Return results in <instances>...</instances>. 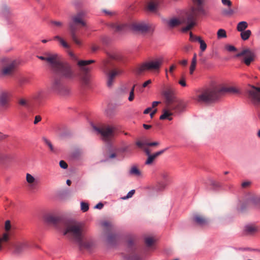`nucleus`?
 <instances>
[{"mask_svg": "<svg viewBox=\"0 0 260 260\" xmlns=\"http://www.w3.org/2000/svg\"><path fill=\"white\" fill-rule=\"evenodd\" d=\"M238 93V90L234 87H225L221 84L211 86L198 94L194 100L201 103L211 104L216 103L226 93Z\"/></svg>", "mask_w": 260, "mask_h": 260, "instance_id": "1", "label": "nucleus"}, {"mask_svg": "<svg viewBox=\"0 0 260 260\" xmlns=\"http://www.w3.org/2000/svg\"><path fill=\"white\" fill-rule=\"evenodd\" d=\"M87 231L85 225L80 222L75 221H66L64 223L63 234L76 243L83 240Z\"/></svg>", "mask_w": 260, "mask_h": 260, "instance_id": "2", "label": "nucleus"}, {"mask_svg": "<svg viewBox=\"0 0 260 260\" xmlns=\"http://www.w3.org/2000/svg\"><path fill=\"white\" fill-rule=\"evenodd\" d=\"M166 101V106L176 112H181L185 107L184 103L178 99L175 95L174 89L171 87H167L162 92Z\"/></svg>", "mask_w": 260, "mask_h": 260, "instance_id": "3", "label": "nucleus"}, {"mask_svg": "<svg viewBox=\"0 0 260 260\" xmlns=\"http://www.w3.org/2000/svg\"><path fill=\"white\" fill-rule=\"evenodd\" d=\"M85 16V13L83 11L79 12L75 15L72 16V22L69 24V31L72 41L77 45H82V41L78 37L77 28L75 24H80L82 26L86 27V23L83 20Z\"/></svg>", "mask_w": 260, "mask_h": 260, "instance_id": "4", "label": "nucleus"}, {"mask_svg": "<svg viewBox=\"0 0 260 260\" xmlns=\"http://www.w3.org/2000/svg\"><path fill=\"white\" fill-rule=\"evenodd\" d=\"M206 11L202 6L196 5L192 7L185 19L184 22L186 26L182 28V30L187 31L191 29L196 25L197 19L201 16L206 15Z\"/></svg>", "mask_w": 260, "mask_h": 260, "instance_id": "5", "label": "nucleus"}, {"mask_svg": "<svg viewBox=\"0 0 260 260\" xmlns=\"http://www.w3.org/2000/svg\"><path fill=\"white\" fill-rule=\"evenodd\" d=\"M54 73L60 78L68 80H73L77 76L71 64L65 61L61 62Z\"/></svg>", "mask_w": 260, "mask_h": 260, "instance_id": "6", "label": "nucleus"}, {"mask_svg": "<svg viewBox=\"0 0 260 260\" xmlns=\"http://www.w3.org/2000/svg\"><path fill=\"white\" fill-rule=\"evenodd\" d=\"M162 62L163 59L161 57L146 62L137 68L136 73L138 75H141L146 71H158L159 70Z\"/></svg>", "mask_w": 260, "mask_h": 260, "instance_id": "7", "label": "nucleus"}, {"mask_svg": "<svg viewBox=\"0 0 260 260\" xmlns=\"http://www.w3.org/2000/svg\"><path fill=\"white\" fill-rule=\"evenodd\" d=\"M50 88L53 92L60 96H67L70 93V89L63 84L61 79L57 77L53 80Z\"/></svg>", "mask_w": 260, "mask_h": 260, "instance_id": "8", "label": "nucleus"}, {"mask_svg": "<svg viewBox=\"0 0 260 260\" xmlns=\"http://www.w3.org/2000/svg\"><path fill=\"white\" fill-rule=\"evenodd\" d=\"M93 129L100 134L102 139L105 142H109L114 137V128L110 125H102L100 127L93 126Z\"/></svg>", "mask_w": 260, "mask_h": 260, "instance_id": "9", "label": "nucleus"}, {"mask_svg": "<svg viewBox=\"0 0 260 260\" xmlns=\"http://www.w3.org/2000/svg\"><path fill=\"white\" fill-rule=\"evenodd\" d=\"M109 61L108 60L104 61V72L107 76V85L108 87H111L114 83V80L116 76L122 73V71L120 69H116L109 71L108 64Z\"/></svg>", "mask_w": 260, "mask_h": 260, "instance_id": "10", "label": "nucleus"}, {"mask_svg": "<svg viewBox=\"0 0 260 260\" xmlns=\"http://www.w3.org/2000/svg\"><path fill=\"white\" fill-rule=\"evenodd\" d=\"M248 98L255 106L260 105V87L249 85L247 89Z\"/></svg>", "mask_w": 260, "mask_h": 260, "instance_id": "11", "label": "nucleus"}, {"mask_svg": "<svg viewBox=\"0 0 260 260\" xmlns=\"http://www.w3.org/2000/svg\"><path fill=\"white\" fill-rule=\"evenodd\" d=\"M236 57L244 56L243 62L247 66H249L253 61L256 57L255 52L249 48L244 49L242 51L236 55Z\"/></svg>", "mask_w": 260, "mask_h": 260, "instance_id": "12", "label": "nucleus"}, {"mask_svg": "<svg viewBox=\"0 0 260 260\" xmlns=\"http://www.w3.org/2000/svg\"><path fill=\"white\" fill-rule=\"evenodd\" d=\"M159 176L161 181L158 182L155 187L154 189L157 191L163 190L171 181V177L169 173L167 171H163L160 172L159 174Z\"/></svg>", "mask_w": 260, "mask_h": 260, "instance_id": "13", "label": "nucleus"}, {"mask_svg": "<svg viewBox=\"0 0 260 260\" xmlns=\"http://www.w3.org/2000/svg\"><path fill=\"white\" fill-rule=\"evenodd\" d=\"M46 61L50 64L51 68L54 72L62 60L58 54L47 52Z\"/></svg>", "mask_w": 260, "mask_h": 260, "instance_id": "14", "label": "nucleus"}, {"mask_svg": "<svg viewBox=\"0 0 260 260\" xmlns=\"http://www.w3.org/2000/svg\"><path fill=\"white\" fill-rule=\"evenodd\" d=\"M17 66V62L15 60H9L8 63L4 66L2 70V74L3 76H10L15 71Z\"/></svg>", "mask_w": 260, "mask_h": 260, "instance_id": "15", "label": "nucleus"}, {"mask_svg": "<svg viewBox=\"0 0 260 260\" xmlns=\"http://www.w3.org/2000/svg\"><path fill=\"white\" fill-rule=\"evenodd\" d=\"M131 28L134 31L143 33L148 31L150 28V26L144 22H135L132 23Z\"/></svg>", "mask_w": 260, "mask_h": 260, "instance_id": "16", "label": "nucleus"}, {"mask_svg": "<svg viewBox=\"0 0 260 260\" xmlns=\"http://www.w3.org/2000/svg\"><path fill=\"white\" fill-rule=\"evenodd\" d=\"M10 93L7 90H2L0 91V106L7 108L9 106V99Z\"/></svg>", "mask_w": 260, "mask_h": 260, "instance_id": "17", "label": "nucleus"}, {"mask_svg": "<svg viewBox=\"0 0 260 260\" xmlns=\"http://www.w3.org/2000/svg\"><path fill=\"white\" fill-rule=\"evenodd\" d=\"M32 98L38 103L41 104L47 98L46 92L43 89H39L32 95Z\"/></svg>", "mask_w": 260, "mask_h": 260, "instance_id": "18", "label": "nucleus"}, {"mask_svg": "<svg viewBox=\"0 0 260 260\" xmlns=\"http://www.w3.org/2000/svg\"><path fill=\"white\" fill-rule=\"evenodd\" d=\"M94 62L95 61L94 60H79L77 64L80 67V71L83 73V75L88 74L91 69L87 67V66Z\"/></svg>", "mask_w": 260, "mask_h": 260, "instance_id": "19", "label": "nucleus"}, {"mask_svg": "<svg viewBox=\"0 0 260 260\" xmlns=\"http://www.w3.org/2000/svg\"><path fill=\"white\" fill-rule=\"evenodd\" d=\"M45 220L48 223L53 224L55 226H57L58 224H62L64 226V223L66 221L61 220L57 216L51 214L46 215Z\"/></svg>", "mask_w": 260, "mask_h": 260, "instance_id": "20", "label": "nucleus"}, {"mask_svg": "<svg viewBox=\"0 0 260 260\" xmlns=\"http://www.w3.org/2000/svg\"><path fill=\"white\" fill-rule=\"evenodd\" d=\"M80 248L86 249L88 250H90L96 246L95 242L93 240H87L83 241V240H81L80 242L77 243Z\"/></svg>", "mask_w": 260, "mask_h": 260, "instance_id": "21", "label": "nucleus"}, {"mask_svg": "<svg viewBox=\"0 0 260 260\" xmlns=\"http://www.w3.org/2000/svg\"><path fill=\"white\" fill-rule=\"evenodd\" d=\"M180 112H176L175 110L170 109L168 106L166 108L162 110V114L160 116V120L168 119L171 120L172 119V116L175 113H180Z\"/></svg>", "mask_w": 260, "mask_h": 260, "instance_id": "22", "label": "nucleus"}, {"mask_svg": "<svg viewBox=\"0 0 260 260\" xmlns=\"http://www.w3.org/2000/svg\"><path fill=\"white\" fill-rule=\"evenodd\" d=\"M28 247V242L26 241L17 242L14 245V252L17 254L21 253L26 250Z\"/></svg>", "mask_w": 260, "mask_h": 260, "instance_id": "23", "label": "nucleus"}, {"mask_svg": "<svg viewBox=\"0 0 260 260\" xmlns=\"http://www.w3.org/2000/svg\"><path fill=\"white\" fill-rule=\"evenodd\" d=\"M168 149V148H166L148 156V158L145 161V164L147 165H151L158 156L164 153Z\"/></svg>", "mask_w": 260, "mask_h": 260, "instance_id": "24", "label": "nucleus"}, {"mask_svg": "<svg viewBox=\"0 0 260 260\" xmlns=\"http://www.w3.org/2000/svg\"><path fill=\"white\" fill-rule=\"evenodd\" d=\"M193 221L200 226H204L208 223V220L205 216L196 214L194 215L193 217Z\"/></svg>", "mask_w": 260, "mask_h": 260, "instance_id": "25", "label": "nucleus"}, {"mask_svg": "<svg viewBox=\"0 0 260 260\" xmlns=\"http://www.w3.org/2000/svg\"><path fill=\"white\" fill-rule=\"evenodd\" d=\"M126 260H140V257L138 255L136 248L130 249L125 255Z\"/></svg>", "mask_w": 260, "mask_h": 260, "instance_id": "26", "label": "nucleus"}, {"mask_svg": "<svg viewBox=\"0 0 260 260\" xmlns=\"http://www.w3.org/2000/svg\"><path fill=\"white\" fill-rule=\"evenodd\" d=\"M110 27L116 32H121L125 30L128 28V25L126 24L121 23L119 22L112 23Z\"/></svg>", "mask_w": 260, "mask_h": 260, "instance_id": "27", "label": "nucleus"}, {"mask_svg": "<svg viewBox=\"0 0 260 260\" xmlns=\"http://www.w3.org/2000/svg\"><path fill=\"white\" fill-rule=\"evenodd\" d=\"M1 10L3 15L7 19H9L10 17L13 16L14 15L10 7L6 4H4L2 6Z\"/></svg>", "mask_w": 260, "mask_h": 260, "instance_id": "28", "label": "nucleus"}, {"mask_svg": "<svg viewBox=\"0 0 260 260\" xmlns=\"http://www.w3.org/2000/svg\"><path fill=\"white\" fill-rule=\"evenodd\" d=\"M159 3V0H151L149 2L147 5V10L152 12L156 11L158 5Z\"/></svg>", "mask_w": 260, "mask_h": 260, "instance_id": "29", "label": "nucleus"}, {"mask_svg": "<svg viewBox=\"0 0 260 260\" xmlns=\"http://www.w3.org/2000/svg\"><path fill=\"white\" fill-rule=\"evenodd\" d=\"M184 21L185 19L183 21H181V20L177 18H172L168 21V23L171 28H174L180 25L182 23H185Z\"/></svg>", "mask_w": 260, "mask_h": 260, "instance_id": "30", "label": "nucleus"}, {"mask_svg": "<svg viewBox=\"0 0 260 260\" xmlns=\"http://www.w3.org/2000/svg\"><path fill=\"white\" fill-rule=\"evenodd\" d=\"M129 173L131 175H133L136 177H141L142 176V172L136 166H133L129 171Z\"/></svg>", "mask_w": 260, "mask_h": 260, "instance_id": "31", "label": "nucleus"}, {"mask_svg": "<svg viewBox=\"0 0 260 260\" xmlns=\"http://www.w3.org/2000/svg\"><path fill=\"white\" fill-rule=\"evenodd\" d=\"M90 75L89 74L83 75L81 77V82L83 86H87L89 85Z\"/></svg>", "mask_w": 260, "mask_h": 260, "instance_id": "32", "label": "nucleus"}, {"mask_svg": "<svg viewBox=\"0 0 260 260\" xmlns=\"http://www.w3.org/2000/svg\"><path fill=\"white\" fill-rule=\"evenodd\" d=\"M54 40L58 41L59 43L64 48H69L70 45L60 36H55L53 38Z\"/></svg>", "mask_w": 260, "mask_h": 260, "instance_id": "33", "label": "nucleus"}, {"mask_svg": "<svg viewBox=\"0 0 260 260\" xmlns=\"http://www.w3.org/2000/svg\"><path fill=\"white\" fill-rule=\"evenodd\" d=\"M248 27V23L246 21H241L238 23L237 29L238 31H244Z\"/></svg>", "mask_w": 260, "mask_h": 260, "instance_id": "34", "label": "nucleus"}, {"mask_svg": "<svg viewBox=\"0 0 260 260\" xmlns=\"http://www.w3.org/2000/svg\"><path fill=\"white\" fill-rule=\"evenodd\" d=\"M251 35V31L250 30H244L241 32V37L244 41H246L249 39Z\"/></svg>", "mask_w": 260, "mask_h": 260, "instance_id": "35", "label": "nucleus"}, {"mask_svg": "<svg viewBox=\"0 0 260 260\" xmlns=\"http://www.w3.org/2000/svg\"><path fill=\"white\" fill-rule=\"evenodd\" d=\"M9 240V235L8 233L3 234L2 237L0 238V251L2 249V243L7 242Z\"/></svg>", "mask_w": 260, "mask_h": 260, "instance_id": "36", "label": "nucleus"}, {"mask_svg": "<svg viewBox=\"0 0 260 260\" xmlns=\"http://www.w3.org/2000/svg\"><path fill=\"white\" fill-rule=\"evenodd\" d=\"M234 13V11L231 8V7H228V8L223 9L221 11V14L224 16H231Z\"/></svg>", "mask_w": 260, "mask_h": 260, "instance_id": "37", "label": "nucleus"}, {"mask_svg": "<svg viewBox=\"0 0 260 260\" xmlns=\"http://www.w3.org/2000/svg\"><path fill=\"white\" fill-rule=\"evenodd\" d=\"M217 36L218 39L225 38L227 37L226 31L223 29H219L217 31Z\"/></svg>", "mask_w": 260, "mask_h": 260, "instance_id": "38", "label": "nucleus"}, {"mask_svg": "<svg viewBox=\"0 0 260 260\" xmlns=\"http://www.w3.org/2000/svg\"><path fill=\"white\" fill-rule=\"evenodd\" d=\"M26 180L28 184H35L37 182L36 179L29 173L26 174Z\"/></svg>", "mask_w": 260, "mask_h": 260, "instance_id": "39", "label": "nucleus"}, {"mask_svg": "<svg viewBox=\"0 0 260 260\" xmlns=\"http://www.w3.org/2000/svg\"><path fill=\"white\" fill-rule=\"evenodd\" d=\"M51 24L53 26L57 28H61L63 26V23L60 21L52 20L51 21Z\"/></svg>", "mask_w": 260, "mask_h": 260, "instance_id": "40", "label": "nucleus"}, {"mask_svg": "<svg viewBox=\"0 0 260 260\" xmlns=\"http://www.w3.org/2000/svg\"><path fill=\"white\" fill-rule=\"evenodd\" d=\"M154 242V239L151 237H146L145 239V243L147 247L151 246Z\"/></svg>", "mask_w": 260, "mask_h": 260, "instance_id": "41", "label": "nucleus"}, {"mask_svg": "<svg viewBox=\"0 0 260 260\" xmlns=\"http://www.w3.org/2000/svg\"><path fill=\"white\" fill-rule=\"evenodd\" d=\"M196 40H198V41L200 44V49L202 51H204L207 48V45L205 42L202 40L201 38H196Z\"/></svg>", "mask_w": 260, "mask_h": 260, "instance_id": "42", "label": "nucleus"}, {"mask_svg": "<svg viewBox=\"0 0 260 260\" xmlns=\"http://www.w3.org/2000/svg\"><path fill=\"white\" fill-rule=\"evenodd\" d=\"M245 230L248 233L252 234L256 231V228L253 225H248L246 226Z\"/></svg>", "mask_w": 260, "mask_h": 260, "instance_id": "43", "label": "nucleus"}, {"mask_svg": "<svg viewBox=\"0 0 260 260\" xmlns=\"http://www.w3.org/2000/svg\"><path fill=\"white\" fill-rule=\"evenodd\" d=\"M251 202L252 204L257 207L260 206V198L258 197H254L251 199Z\"/></svg>", "mask_w": 260, "mask_h": 260, "instance_id": "44", "label": "nucleus"}, {"mask_svg": "<svg viewBox=\"0 0 260 260\" xmlns=\"http://www.w3.org/2000/svg\"><path fill=\"white\" fill-rule=\"evenodd\" d=\"M102 225L107 230H111L113 228V224L111 222L104 221L102 223Z\"/></svg>", "mask_w": 260, "mask_h": 260, "instance_id": "45", "label": "nucleus"}, {"mask_svg": "<svg viewBox=\"0 0 260 260\" xmlns=\"http://www.w3.org/2000/svg\"><path fill=\"white\" fill-rule=\"evenodd\" d=\"M81 209L84 212L87 211L89 209L88 204L85 202H81Z\"/></svg>", "mask_w": 260, "mask_h": 260, "instance_id": "46", "label": "nucleus"}, {"mask_svg": "<svg viewBox=\"0 0 260 260\" xmlns=\"http://www.w3.org/2000/svg\"><path fill=\"white\" fill-rule=\"evenodd\" d=\"M102 11L106 16L109 17H111L115 14V12L114 11H112L109 10L103 9Z\"/></svg>", "mask_w": 260, "mask_h": 260, "instance_id": "47", "label": "nucleus"}, {"mask_svg": "<svg viewBox=\"0 0 260 260\" xmlns=\"http://www.w3.org/2000/svg\"><path fill=\"white\" fill-rule=\"evenodd\" d=\"M115 239V236L113 234H109L107 239V242L110 244H112Z\"/></svg>", "mask_w": 260, "mask_h": 260, "instance_id": "48", "label": "nucleus"}, {"mask_svg": "<svg viewBox=\"0 0 260 260\" xmlns=\"http://www.w3.org/2000/svg\"><path fill=\"white\" fill-rule=\"evenodd\" d=\"M135 192V190L134 189L131 190L130 191L128 192L126 196L122 197L121 199L122 200H126L130 198H132Z\"/></svg>", "mask_w": 260, "mask_h": 260, "instance_id": "49", "label": "nucleus"}, {"mask_svg": "<svg viewBox=\"0 0 260 260\" xmlns=\"http://www.w3.org/2000/svg\"><path fill=\"white\" fill-rule=\"evenodd\" d=\"M18 104L21 106L25 107H27L28 106L27 101L24 99H20L18 100Z\"/></svg>", "mask_w": 260, "mask_h": 260, "instance_id": "50", "label": "nucleus"}, {"mask_svg": "<svg viewBox=\"0 0 260 260\" xmlns=\"http://www.w3.org/2000/svg\"><path fill=\"white\" fill-rule=\"evenodd\" d=\"M44 140L46 144H47L49 148H50V150L52 152H54V148L51 142L46 139H44Z\"/></svg>", "mask_w": 260, "mask_h": 260, "instance_id": "51", "label": "nucleus"}, {"mask_svg": "<svg viewBox=\"0 0 260 260\" xmlns=\"http://www.w3.org/2000/svg\"><path fill=\"white\" fill-rule=\"evenodd\" d=\"M221 2L224 6L228 7H231L232 3L230 0H221Z\"/></svg>", "mask_w": 260, "mask_h": 260, "instance_id": "52", "label": "nucleus"}, {"mask_svg": "<svg viewBox=\"0 0 260 260\" xmlns=\"http://www.w3.org/2000/svg\"><path fill=\"white\" fill-rule=\"evenodd\" d=\"M196 64H197L194 63H192V62L191 63V65H190V68H189V73H190V74L192 75L193 74L194 71L196 69Z\"/></svg>", "mask_w": 260, "mask_h": 260, "instance_id": "53", "label": "nucleus"}, {"mask_svg": "<svg viewBox=\"0 0 260 260\" xmlns=\"http://www.w3.org/2000/svg\"><path fill=\"white\" fill-rule=\"evenodd\" d=\"M225 48L227 50H228L229 51H230V52L235 51L237 50V49L236 47H235L234 46L230 45H226L225 46Z\"/></svg>", "mask_w": 260, "mask_h": 260, "instance_id": "54", "label": "nucleus"}, {"mask_svg": "<svg viewBox=\"0 0 260 260\" xmlns=\"http://www.w3.org/2000/svg\"><path fill=\"white\" fill-rule=\"evenodd\" d=\"M179 84L183 87L186 86L187 84L186 83L185 79L184 77H182L181 79L178 82Z\"/></svg>", "mask_w": 260, "mask_h": 260, "instance_id": "55", "label": "nucleus"}, {"mask_svg": "<svg viewBox=\"0 0 260 260\" xmlns=\"http://www.w3.org/2000/svg\"><path fill=\"white\" fill-rule=\"evenodd\" d=\"M59 166L60 167L64 169H66L68 168V164L64 160H60L59 161Z\"/></svg>", "mask_w": 260, "mask_h": 260, "instance_id": "56", "label": "nucleus"}, {"mask_svg": "<svg viewBox=\"0 0 260 260\" xmlns=\"http://www.w3.org/2000/svg\"><path fill=\"white\" fill-rule=\"evenodd\" d=\"M5 230L8 232L11 229V223L10 221L9 220H7L5 222Z\"/></svg>", "mask_w": 260, "mask_h": 260, "instance_id": "57", "label": "nucleus"}, {"mask_svg": "<svg viewBox=\"0 0 260 260\" xmlns=\"http://www.w3.org/2000/svg\"><path fill=\"white\" fill-rule=\"evenodd\" d=\"M146 142H142L141 141H139L136 142V145L138 147L143 149L144 148V146L146 145Z\"/></svg>", "mask_w": 260, "mask_h": 260, "instance_id": "58", "label": "nucleus"}, {"mask_svg": "<svg viewBox=\"0 0 260 260\" xmlns=\"http://www.w3.org/2000/svg\"><path fill=\"white\" fill-rule=\"evenodd\" d=\"M117 151L111 152L108 156V158L110 159H114L117 156Z\"/></svg>", "mask_w": 260, "mask_h": 260, "instance_id": "59", "label": "nucleus"}, {"mask_svg": "<svg viewBox=\"0 0 260 260\" xmlns=\"http://www.w3.org/2000/svg\"><path fill=\"white\" fill-rule=\"evenodd\" d=\"M159 145V143L158 142H150L147 143L146 145L148 146H156Z\"/></svg>", "mask_w": 260, "mask_h": 260, "instance_id": "60", "label": "nucleus"}, {"mask_svg": "<svg viewBox=\"0 0 260 260\" xmlns=\"http://www.w3.org/2000/svg\"><path fill=\"white\" fill-rule=\"evenodd\" d=\"M42 119V118L40 116V115H37L35 116V120H34V124H37L39 122H40Z\"/></svg>", "mask_w": 260, "mask_h": 260, "instance_id": "61", "label": "nucleus"}, {"mask_svg": "<svg viewBox=\"0 0 260 260\" xmlns=\"http://www.w3.org/2000/svg\"><path fill=\"white\" fill-rule=\"evenodd\" d=\"M127 148H128L127 146L123 147L120 148H118V149H116V151L120 152H124L126 151Z\"/></svg>", "mask_w": 260, "mask_h": 260, "instance_id": "62", "label": "nucleus"}, {"mask_svg": "<svg viewBox=\"0 0 260 260\" xmlns=\"http://www.w3.org/2000/svg\"><path fill=\"white\" fill-rule=\"evenodd\" d=\"M128 101L130 102H132L134 99V92H133V91H130L129 92V95L128 97Z\"/></svg>", "mask_w": 260, "mask_h": 260, "instance_id": "63", "label": "nucleus"}, {"mask_svg": "<svg viewBox=\"0 0 260 260\" xmlns=\"http://www.w3.org/2000/svg\"><path fill=\"white\" fill-rule=\"evenodd\" d=\"M194 4L197 5L202 6L204 3V0H193Z\"/></svg>", "mask_w": 260, "mask_h": 260, "instance_id": "64", "label": "nucleus"}]
</instances>
